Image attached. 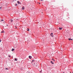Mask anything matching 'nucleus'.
I'll return each instance as SVG.
<instances>
[{
    "label": "nucleus",
    "mask_w": 73,
    "mask_h": 73,
    "mask_svg": "<svg viewBox=\"0 0 73 73\" xmlns=\"http://www.w3.org/2000/svg\"><path fill=\"white\" fill-rule=\"evenodd\" d=\"M13 20L12 19H11L10 20H9V23H11V22H10V21H11V22H13Z\"/></svg>",
    "instance_id": "1"
},
{
    "label": "nucleus",
    "mask_w": 73,
    "mask_h": 73,
    "mask_svg": "<svg viewBox=\"0 0 73 73\" xmlns=\"http://www.w3.org/2000/svg\"><path fill=\"white\" fill-rule=\"evenodd\" d=\"M25 8H24V6H23L22 7V10H24Z\"/></svg>",
    "instance_id": "2"
},
{
    "label": "nucleus",
    "mask_w": 73,
    "mask_h": 73,
    "mask_svg": "<svg viewBox=\"0 0 73 73\" xmlns=\"http://www.w3.org/2000/svg\"><path fill=\"white\" fill-rule=\"evenodd\" d=\"M32 56H29V58H30V59H31V58H32Z\"/></svg>",
    "instance_id": "3"
},
{
    "label": "nucleus",
    "mask_w": 73,
    "mask_h": 73,
    "mask_svg": "<svg viewBox=\"0 0 73 73\" xmlns=\"http://www.w3.org/2000/svg\"><path fill=\"white\" fill-rule=\"evenodd\" d=\"M59 30H62V28L59 27Z\"/></svg>",
    "instance_id": "4"
},
{
    "label": "nucleus",
    "mask_w": 73,
    "mask_h": 73,
    "mask_svg": "<svg viewBox=\"0 0 73 73\" xmlns=\"http://www.w3.org/2000/svg\"><path fill=\"white\" fill-rule=\"evenodd\" d=\"M12 50L13 52V51H14V50H15V49L14 48H12Z\"/></svg>",
    "instance_id": "5"
},
{
    "label": "nucleus",
    "mask_w": 73,
    "mask_h": 73,
    "mask_svg": "<svg viewBox=\"0 0 73 73\" xmlns=\"http://www.w3.org/2000/svg\"><path fill=\"white\" fill-rule=\"evenodd\" d=\"M17 3H18V4H19V3H20V2H19V1H17Z\"/></svg>",
    "instance_id": "6"
},
{
    "label": "nucleus",
    "mask_w": 73,
    "mask_h": 73,
    "mask_svg": "<svg viewBox=\"0 0 73 73\" xmlns=\"http://www.w3.org/2000/svg\"><path fill=\"white\" fill-rule=\"evenodd\" d=\"M50 62L51 63H52V64H54V63L52 62V61H51Z\"/></svg>",
    "instance_id": "7"
},
{
    "label": "nucleus",
    "mask_w": 73,
    "mask_h": 73,
    "mask_svg": "<svg viewBox=\"0 0 73 73\" xmlns=\"http://www.w3.org/2000/svg\"><path fill=\"white\" fill-rule=\"evenodd\" d=\"M34 66H36V65H35V64H34L33 65Z\"/></svg>",
    "instance_id": "8"
},
{
    "label": "nucleus",
    "mask_w": 73,
    "mask_h": 73,
    "mask_svg": "<svg viewBox=\"0 0 73 73\" xmlns=\"http://www.w3.org/2000/svg\"><path fill=\"white\" fill-rule=\"evenodd\" d=\"M15 61H17V60L16 59V58L15 59Z\"/></svg>",
    "instance_id": "9"
},
{
    "label": "nucleus",
    "mask_w": 73,
    "mask_h": 73,
    "mask_svg": "<svg viewBox=\"0 0 73 73\" xmlns=\"http://www.w3.org/2000/svg\"><path fill=\"white\" fill-rule=\"evenodd\" d=\"M15 6H16H16H17V4L16 3L15 4Z\"/></svg>",
    "instance_id": "10"
},
{
    "label": "nucleus",
    "mask_w": 73,
    "mask_h": 73,
    "mask_svg": "<svg viewBox=\"0 0 73 73\" xmlns=\"http://www.w3.org/2000/svg\"><path fill=\"white\" fill-rule=\"evenodd\" d=\"M5 69L6 70H8V69L7 68H6Z\"/></svg>",
    "instance_id": "11"
},
{
    "label": "nucleus",
    "mask_w": 73,
    "mask_h": 73,
    "mask_svg": "<svg viewBox=\"0 0 73 73\" xmlns=\"http://www.w3.org/2000/svg\"><path fill=\"white\" fill-rule=\"evenodd\" d=\"M8 56L9 57H11V56L10 55H9Z\"/></svg>",
    "instance_id": "12"
},
{
    "label": "nucleus",
    "mask_w": 73,
    "mask_h": 73,
    "mask_svg": "<svg viewBox=\"0 0 73 73\" xmlns=\"http://www.w3.org/2000/svg\"><path fill=\"white\" fill-rule=\"evenodd\" d=\"M69 40L70 41V40H71V39H70V38H69Z\"/></svg>",
    "instance_id": "13"
},
{
    "label": "nucleus",
    "mask_w": 73,
    "mask_h": 73,
    "mask_svg": "<svg viewBox=\"0 0 73 73\" xmlns=\"http://www.w3.org/2000/svg\"><path fill=\"white\" fill-rule=\"evenodd\" d=\"M51 35H53V33H51Z\"/></svg>",
    "instance_id": "14"
},
{
    "label": "nucleus",
    "mask_w": 73,
    "mask_h": 73,
    "mask_svg": "<svg viewBox=\"0 0 73 73\" xmlns=\"http://www.w3.org/2000/svg\"><path fill=\"white\" fill-rule=\"evenodd\" d=\"M27 31H29V29H28V30H27Z\"/></svg>",
    "instance_id": "15"
},
{
    "label": "nucleus",
    "mask_w": 73,
    "mask_h": 73,
    "mask_svg": "<svg viewBox=\"0 0 73 73\" xmlns=\"http://www.w3.org/2000/svg\"><path fill=\"white\" fill-rule=\"evenodd\" d=\"M19 4H21V3L19 2Z\"/></svg>",
    "instance_id": "16"
},
{
    "label": "nucleus",
    "mask_w": 73,
    "mask_h": 73,
    "mask_svg": "<svg viewBox=\"0 0 73 73\" xmlns=\"http://www.w3.org/2000/svg\"><path fill=\"white\" fill-rule=\"evenodd\" d=\"M1 21H4V20L2 19V20H1Z\"/></svg>",
    "instance_id": "17"
},
{
    "label": "nucleus",
    "mask_w": 73,
    "mask_h": 73,
    "mask_svg": "<svg viewBox=\"0 0 73 73\" xmlns=\"http://www.w3.org/2000/svg\"><path fill=\"white\" fill-rule=\"evenodd\" d=\"M32 61H33V62H34V60H32Z\"/></svg>",
    "instance_id": "18"
},
{
    "label": "nucleus",
    "mask_w": 73,
    "mask_h": 73,
    "mask_svg": "<svg viewBox=\"0 0 73 73\" xmlns=\"http://www.w3.org/2000/svg\"><path fill=\"white\" fill-rule=\"evenodd\" d=\"M1 40H0V42H1Z\"/></svg>",
    "instance_id": "19"
},
{
    "label": "nucleus",
    "mask_w": 73,
    "mask_h": 73,
    "mask_svg": "<svg viewBox=\"0 0 73 73\" xmlns=\"http://www.w3.org/2000/svg\"><path fill=\"white\" fill-rule=\"evenodd\" d=\"M16 29H17V27H15Z\"/></svg>",
    "instance_id": "20"
},
{
    "label": "nucleus",
    "mask_w": 73,
    "mask_h": 73,
    "mask_svg": "<svg viewBox=\"0 0 73 73\" xmlns=\"http://www.w3.org/2000/svg\"><path fill=\"white\" fill-rule=\"evenodd\" d=\"M2 8V7H0V9H1V8Z\"/></svg>",
    "instance_id": "21"
},
{
    "label": "nucleus",
    "mask_w": 73,
    "mask_h": 73,
    "mask_svg": "<svg viewBox=\"0 0 73 73\" xmlns=\"http://www.w3.org/2000/svg\"><path fill=\"white\" fill-rule=\"evenodd\" d=\"M3 31H2V32H1V33H3Z\"/></svg>",
    "instance_id": "22"
},
{
    "label": "nucleus",
    "mask_w": 73,
    "mask_h": 73,
    "mask_svg": "<svg viewBox=\"0 0 73 73\" xmlns=\"http://www.w3.org/2000/svg\"><path fill=\"white\" fill-rule=\"evenodd\" d=\"M71 40H73V39H71Z\"/></svg>",
    "instance_id": "23"
},
{
    "label": "nucleus",
    "mask_w": 73,
    "mask_h": 73,
    "mask_svg": "<svg viewBox=\"0 0 73 73\" xmlns=\"http://www.w3.org/2000/svg\"><path fill=\"white\" fill-rule=\"evenodd\" d=\"M55 61V60H54V61Z\"/></svg>",
    "instance_id": "24"
},
{
    "label": "nucleus",
    "mask_w": 73,
    "mask_h": 73,
    "mask_svg": "<svg viewBox=\"0 0 73 73\" xmlns=\"http://www.w3.org/2000/svg\"><path fill=\"white\" fill-rule=\"evenodd\" d=\"M52 60H53V59H52Z\"/></svg>",
    "instance_id": "25"
},
{
    "label": "nucleus",
    "mask_w": 73,
    "mask_h": 73,
    "mask_svg": "<svg viewBox=\"0 0 73 73\" xmlns=\"http://www.w3.org/2000/svg\"><path fill=\"white\" fill-rule=\"evenodd\" d=\"M39 4H40V3H39Z\"/></svg>",
    "instance_id": "26"
},
{
    "label": "nucleus",
    "mask_w": 73,
    "mask_h": 73,
    "mask_svg": "<svg viewBox=\"0 0 73 73\" xmlns=\"http://www.w3.org/2000/svg\"><path fill=\"white\" fill-rule=\"evenodd\" d=\"M40 73H41V71H40Z\"/></svg>",
    "instance_id": "27"
},
{
    "label": "nucleus",
    "mask_w": 73,
    "mask_h": 73,
    "mask_svg": "<svg viewBox=\"0 0 73 73\" xmlns=\"http://www.w3.org/2000/svg\"><path fill=\"white\" fill-rule=\"evenodd\" d=\"M52 36V37H53V36Z\"/></svg>",
    "instance_id": "28"
},
{
    "label": "nucleus",
    "mask_w": 73,
    "mask_h": 73,
    "mask_svg": "<svg viewBox=\"0 0 73 73\" xmlns=\"http://www.w3.org/2000/svg\"><path fill=\"white\" fill-rule=\"evenodd\" d=\"M31 63H32V62H31Z\"/></svg>",
    "instance_id": "29"
},
{
    "label": "nucleus",
    "mask_w": 73,
    "mask_h": 73,
    "mask_svg": "<svg viewBox=\"0 0 73 73\" xmlns=\"http://www.w3.org/2000/svg\"><path fill=\"white\" fill-rule=\"evenodd\" d=\"M33 65H34L33 64Z\"/></svg>",
    "instance_id": "30"
},
{
    "label": "nucleus",
    "mask_w": 73,
    "mask_h": 73,
    "mask_svg": "<svg viewBox=\"0 0 73 73\" xmlns=\"http://www.w3.org/2000/svg\"><path fill=\"white\" fill-rule=\"evenodd\" d=\"M33 65H34L33 64Z\"/></svg>",
    "instance_id": "31"
},
{
    "label": "nucleus",
    "mask_w": 73,
    "mask_h": 73,
    "mask_svg": "<svg viewBox=\"0 0 73 73\" xmlns=\"http://www.w3.org/2000/svg\"><path fill=\"white\" fill-rule=\"evenodd\" d=\"M70 73H71V72H70Z\"/></svg>",
    "instance_id": "32"
},
{
    "label": "nucleus",
    "mask_w": 73,
    "mask_h": 73,
    "mask_svg": "<svg viewBox=\"0 0 73 73\" xmlns=\"http://www.w3.org/2000/svg\"><path fill=\"white\" fill-rule=\"evenodd\" d=\"M15 1H16L17 0H15Z\"/></svg>",
    "instance_id": "33"
}]
</instances>
